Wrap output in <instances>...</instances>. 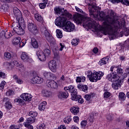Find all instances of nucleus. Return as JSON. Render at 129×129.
Returning a JSON list of instances; mask_svg holds the SVG:
<instances>
[{"mask_svg":"<svg viewBox=\"0 0 129 129\" xmlns=\"http://www.w3.org/2000/svg\"><path fill=\"white\" fill-rule=\"evenodd\" d=\"M88 9L90 17L98 18L99 16L104 21L103 25L101 28H98V25L94 20L88 17L83 18L81 14H77L74 15L73 19L75 22L78 24L83 23L84 26L88 27L89 29H93L96 32H99V30H101L105 35L108 34L112 39H115L117 35V29L124 27V24L120 23L119 21L116 19V16H114L112 10L110 12V15L105 17L104 13L100 12V7L96 6L92 3L89 4Z\"/></svg>","mask_w":129,"mask_h":129,"instance_id":"1","label":"nucleus"},{"mask_svg":"<svg viewBox=\"0 0 129 129\" xmlns=\"http://www.w3.org/2000/svg\"><path fill=\"white\" fill-rule=\"evenodd\" d=\"M54 12L56 15H59V18H57L55 20V24L57 27H62L65 25V23L67 20L72 18V15L67 12V10H64V8H61V7L54 8Z\"/></svg>","mask_w":129,"mask_h":129,"instance_id":"2","label":"nucleus"},{"mask_svg":"<svg viewBox=\"0 0 129 129\" xmlns=\"http://www.w3.org/2000/svg\"><path fill=\"white\" fill-rule=\"evenodd\" d=\"M68 18H67L65 24L63 26L62 29L66 32H73L75 29V25L70 21H68Z\"/></svg>","mask_w":129,"mask_h":129,"instance_id":"3","label":"nucleus"},{"mask_svg":"<svg viewBox=\"0 0 129 129\" xmlns=\"http://www.w3.org/2000/svg\"><path fill=\"white\" fill-rule=\"evenodd\" d=\"M87 76L91 82H96L98 80H100V78L97 77L96 73H93L90 71H88Z\"/></svg>","mask_w":129,"mask_h":129,"instance_id":"4","label":"nucleus"},{"mask_svg":"<svg viewBox=\"0 0 129 129\" xmlns=\"http://www.w3.org/2000/svg\"><path fill=\"white\" fill-rule=\"evenodd\" d=\"M106 79L111 82H114L115 81H117V80H119V77L117 75L115 72H114L109 74L106 76Z\"/></svg>","mask_w":129,"mask_h":129,"instance_id":"5","label":"nucleus"},{"mask_svg":"<svg viewBox=\"0 0 129 129\" xmlns=\"http://www.w3.org/2000/svg\"><path fill=\"white\" fill-rule=\"evenodd\" d=\"M28 29L29 32L33 34V35L38 34V28L36 25L34 24L33 23L28 22Z\"/></svg>","mask_w":129,"mask_h":129,"instance_id":"6","label":"nucleus"},{"mask_svg":"<svg viewBox=\"0 0 129 129\" xmlns=\"http://www.w3.org/2000/svg\"><path fill=\"white\" fill-rule=\"evenodd\" d=\"M46 84L49 88H53V89H57L58 88V84L54 80H47Z\"/></svg>","mask_w":129,"mask_h":129,"instance_id":"7","label":"nucleus"},{"mask_svg":"<svg viewBox=\"0 0 129 129\" xmlns=\"http://www.w3.org/2000/svg\"><path fill=\"white\" fill-rule=\"evenodd\" d=\"M43 82V79L38 76H34L31 79V83L32 84H41Z\"/></svg>","mask_w":129,"mask_h":129,"instance_id":"8","label":"nucleus"},{"mask_svg":"<svg viewBox=\"0 0 129 129\" xmlns=\"http://www.w3.org/2000/svg\"><path fill=\"white\" fill-rule=\"evenodd\" d=\"M64 89L66 91H69L71 93V95H74V93H76L77 90L76 89L75 87L73 85H70L68 87H65Z\"/></svg>","mask_w":129,"mask_h":129,"instance_id":"9","label":"nucleus"},{"mask_svg":"<svg viewBox=\"0 0 129 129\" xmlns=\"http://www.w3.org/2000/svg\"><path fill=\"white\" fill-rule=\"evenodd\" d=\"M21 98H22L25 101H31L33 96L31 94L29 93H23L20 95Z\"/></svg>","mask_w":129,"mask_h":129,"instance_id":"10","label":"nucleus"},{"mask_svg":"<svg viewBox=\"0 0 129 129\" xmlns=\"http://www.w3.org/2000/svg\"><path fill=\"white\" fill-rule=\"evenodd\" d=\"M48 67L51 71H52V72H55L56 68V61L54 60L49 61Z\"/></svg>","mask_w":129,"mask_h":129,"instance_id":"11","label":"nucleus"},{"mask_svg":"<svg viewBox=\"0 0 129 129\" xmlns=\"http://www.w3.org/2000/svg\"><path fill=\"white\" fill-rule=\"evenodd\" d=\"M36 55L38 57L40 61H46V55L44 54V52L41 50H38L36 52Z\"/></svg>","mask_w":129,"mask_h":129,"instance_id":"12","label":"nucleus"},{"mask_svg":"<svg viewBox=\"0 0 129 129\" xmlns=\"http://www.w3.org/2000/svg\"><path fill=\"white\" fill-rule=\"evenodd\" d=\"M14 15L16 19L18 18H22V12L21 11L18 9V8L15 7L13 9Z\"/></svg>","mask_w":129,"mask_h":129,"instance_id":"13","label":"nucleus"},{"mask_svg":"<svg viewBox=\"0 0 129 129\" xmlns=\"http://www.w3.org/2000/svg\"><path fill=\"white\" fill-rule=\"evenodd\" d=\"M68 96H69V94L68 91H60L58 92V98H60V99H62V98H67Z\"/></svg>","mask_w":129,"mask_h":129,"instance_id":"14","label":"nucleus"},{"mask_svg":"<svg viewBox=\"0 0 129 129\" xmlns=\"http://www.w3.org/2000/svg\"><path fill=\"white\" fill-rule=\"evenodd\" d=\"M109 56L103 57L99 61V65H100V66H102V65H105V64H107V63L109 62Z\"/></svg>","mask_w":129,"mask_h":129,"instance_id":"15","label":"nucleus"},{"mask_svg":"<svg viewBox=\"0 0 129 129\" xmlns=\"http://www.w3.org/2000/svg\"><path fill=\"white\" fill-rule=\"evenodd\" d=\"M114 83L112 84V87L113 89H115V90L118 89V87H120V80H118L117 81H115L113 82Z\"/></svg>","mask_w":129,"mask_h":129,"instance_id":"16","label":"nucleus"},{"mask_svg":"<svg viewBox=\"0 0 129 129\" xmlns=\"http://www.w3.org/2000/svg\"><path fill=\"white\" fill-rule=\"evenodd\" d=\"M2 35H3V37L4 36L6 39H9V38L13 36V34H11V32L8 31H2L0 34V36H2Z\"/></svg>","mask_w":129,"mask_h":129,"instance_id":"17","label":"nucleus"},{"mask_svg":"<svg viewBox=\"0 0 129 129\" xmlns=\"http://www.w3.org/2000/svg\"><path fill=\"white\" fill-rule=\"evenodd\" d=\"M110 2L112 3L113 4H115V3H121L123 5H125V6H129V1L127 0H109Z\"/></svg>","mask_w":129,"mask_h":129,"instance_id":"18","label":"nucleus"},{"mask_svg":"<svg viewBox=\"0 0 129 129\" xmlns=\"http://www.w3.org/2000/svg\"><path fill=\"white\" fill-rule=\"evenodd\" d=\"M78 88H79V89L80 90H82V91H84V92H87L88 90V87L85 85H78Z\"/></svg>","mask_w":129,"mask_h":129,"instance_id":"19","label":"nucleus"},{"mask_svg":"<svg viewBox=\"0 0 129 129\" xmlns=\"http://www.w3.org/2000/svg\"><path fill=\"white\" fill-rule=\"evenodd\" d=\"M46 105H47V102L43 101L39 105L38 109L40 110V111L45 110Z\"/></svg>","mask_w":129,"mask_h":129,"instance_id":"20","label":"nucleus"},{"mask_svg":"<svg viewBox=\"0 0 129 129\" xmlns=\"http://www.w3.org/2000/svg\"><path fill=\"white\" fill-rule=\"evenodd\" d=\"M14 32H15L16 34H17L18 35H20V36H22V35H24V34H25V30L22 29L21 26L19 28L16 29Z\"/></svg>","mask_w":129,"mask_h":129,"instance_id":"21","label":"nucleus"},{"mask_svg":"<svg viewBox=\"0 0 129 129\" xmlns=\"http://www.w3.org/2000/svg\"><path fill=\"white\" fill-rule=\"evenodd\" d=\"M42 93L45 97H50L52 95V92L46 90H43Z\"/></svg>","mask_w":129,"mask_h":129,"instance_id":"22","label":"nucleus"},{"mask_svg":"<svg viewBox=\"0 0 129 129\" xmlns=\"http://www.w3.org/2000/svg\"><path fill=\"white\" fill-rule=\"evenodd\" d=\"M81 97V96H80V95H77V92H76V93H74V95H72L71 99L75 101H78Z\"/></svg>","mask_w":129,"mask_h":129,"instance_id":"23","label":"nucleus"},{"mask_svg":"<svg viewBox=\"0 0 129 129\" xmlns=\"http://www.w3.org/2000/svg\"><path fill=\"white\" fill-rule=\"evenodd\" d=\"M21 58L22 60H24V61H29V55L26 52H22L21 55Z\"/></svg>","mask_w":129,"mask_h":129,"instance_id":"24","label":"nucleus"},{"mask_svg":"<svg viewBox=\"0 0 129 129\" xmlns=\"http://www.w3.org/2000/svg\"><path fill=\"white\" fill-rule=\"evenodd\" d=\"M14 102H17L18 104H20V105H26V103H25V101L21 98L15 99Z\"/></svg>","mask_w":129,"mask_h":129,"instance_id":"25","label":"nucleus"},{"mask_svg":"<svg viewBox=\"0 0 129 129\" xmlns=\"http://www.w3.org/2000/svg\"><path fill=\"white\" fill-rule=\"evenodd\" d=\"M31 44H32V47H33V48H34L35 49H37V48L39 47L38 42H37V40L35 38L31 39Z\"/></svg>","mask_w":129,"mask_h":129,"instance_id":"26","label":"nucleus"},{"mask_svg":"<svg viewBox=\"0 0 129 129\" xmlns=\"http://www.w3.org/2000/svg\"><path fill=\"white\" fill-rule=\"evenodd\" d=\"M21 27V25L18 22H14L12 24V27H13V31H16V30L19 29Z\"/></svg>","mask_w":129,"mask_h":129,"instance_id":"27","label":"nucleus"},{"mask_svg":"<svg viewBox=\"0 0 129 129\" xmlns=\"http://www.w3.org/2000/svg\"><path fill=\"white\" fill-rule=\"evenodd\" d=\"M21 27V25L18 22H14L12 24V27H13V31H16V30L19 29Z\"/></svg>","mask_w":129,"mask_h":129,"instance_id":"28","label":"nucleus"},{"mask_svg":"<svg viewBox=\"0 0 129 129\" xmlns=\"http://www.w3.org/2000/svg\"><path fill=\"white\" fill-rule=\"evenodd\" d=\"M51 48L54 54H55V55H57L59 51V47H58V45H54Z\"/></svg>","mask_w":129,"mask_h":129,"instance_id":"29","label":"nucleus"},{"mask_svg":"<svg viewBox=\"0 0 129 129\" xmlns=\"http://www.w3.org/2000/svg\"><path fill=\"white\" fill-rule=\"evenodd\" d=\"M86 79V78L84 76H83V77H77L76 78V82L80 83V82H81V81H82V82H85Z\"/></svg>","mask_w":129,"mask_h":129,"instance_id":"30","label":"nucleus"},{"mask_svg":"<svg viewBox=\"0 0 129 129\" xmlns=\"http://www.w3.org/2000/svg\"><path fill=\"white\" fill-rule=\"evenodd\" d=\"M56 37L58 38V39H61V38L63 37V33H62V31L60 29H57L56 31Z\"/></svg>","mask_w":129,"mask_h":129,"instance_id":"31","label":"nucleus"},{"mask_svg":"<svg viewBox=\"0 0 129 129\" xmlns=\"http://www.w3.org/2000/svg\"><path fill=\"white\" fill-rule=\"evenodd\" d=\"M21 41V37H18L15 38L13 40V43L14 45H18L20 44V42Z\"/></svg>","mask_w":129,"mask_h":129,"instance_id":"32","label":"nucleus"},{"mask_svg":"<svg viewBox=\"0 0 129 129\" xmlns=\"http://www.w3.org/2000/svg\"><path fill=\"white\" fill-rule=\"evenodd\" d=\"M35 19L38 21V22H42L43 21V18L39 14H35L34 15Z\"/></svg>","mask_w":129,"mask_h":129,"instance_id":"33","label":"nucleus"},{"mask_svg":"<svg viewBox=\"0 0 129 129\" xmlns=\"http://www.w3.org/2000/svg\"><path fill=\"white\" fill-rule=\"evenodd\" d=\"M46 40L50 43V44H54L55 43V39H54V37L52 36V35H50V36H48Z\"/></svg>","mask_w":129,"mask_h":129,"instance_id":"34","label":"nucleus"},{"mask_svg":"<svg viewBox=\"0 0 129 129\" xmlns=\"http://www.w3.org/2000/svg\"><path fill=\"white\" fill-rule=\"evenodd\" d=\"M4 65L5 66H6L7 68L9 69V70H12V69L14 68V66H13L10 62H5Z\"/></svg>","mask_w":129,"mask_h":129,"instance_id":"35","label":"nucleus"},{"mask_svg":"<svg viewBox=\"0 0 129 129\" xmlns=\"http://www.w3.org/2000/svg\"><path fill=\"white\" fill-rule=\"evenodd\" d=\"M71 112L72 113H78L79 112V108L73 107L71 109Z\"/></svg>","mask_w":129,"mask_h":129,"instance_id":"36","label":"nucleus"},{"mask_svg":"<svg viewBox=\"0 0 129 129\" xmlns=\"http://www.w3.org/2000/svg\"><path fill=\"white\" fill-rule=\"evenodd\" d=\"M17 21H18V24H21L22 25L25 24V20L23 19V17H18L16 18Z\"/></svg>","mask_w":129,"mask_h":129,"instance_id":"37","label":"nucleus"},{"mask_svg":"<svg viewBox=\"0 0 129 129\" xmlns=\"http://www.w3.org/2000/svg\"><path fill=\"white\" fill-rule=\"evenodd\" d=\"M43 76L45 78H50L52 77V73L49 72H44L43 73Z\"/></svg>","mask_w":129,"mask_h":129,"instance_id":"38","label":"nucleus"},{"mask_svg":"<svg viewBox=\"0 0 129 129\" xmlns=\"http://www.w3.org/2000/svg\"><path fill=\"white\" fill-rule=\"evenodd\" d=\"M93 118H94L93 114H91L90 115V117L88 118V119H89V124L90 125H92L93 124V121H94Z\"/></svg>","mask_w":129,"mask_h":129,"instance_id":"39","label":"nucleus"},{"mask_svg":"<svg viewBox=\"0 0 129 129\" xmlns=\"http://www.w3.org/2000/svg\"><path fill=\"white\" fill-rule=\"evenodd\" d=\"M119 98L121 100H124L125 99V94L122 92L119 93Z\"/></svg>","mask_w":129,"mask_h":129,"instance_id":"40","label":"nucleus"},{"mask_svg":"<svg viewBox=\"0 0 129 129\" xmlns=\"http://www.w3.org/2000/svg\"><path fill=\"white\" fill-rule=\"evenodd\" d=\"M35 119L34 118L29 117L27 119V121L28 124L34 123L35 122Z\"/></svg>","mask_w":129,"mask_h":129,"instance_id":"41","label":"nucleus"},{"mask_svg":"<svg viewBox=\"0 0 129 129\" xmlns=\"http://www.w3.org/2000/svg\"><path fill=\"white\" fill-rule=\"evenodd\" d=\"M5 107L8 109H11L13 107V105H12V103L10 101L6 102L5 104Z\"/></svg>","mask_w":129,"mask_h":129,"instance_id":"42","label":"nucleus"},{"mask_svg":"<svg viewBox=\"0 0 129 129\" xmlns=\"http://www.w3.org/2000/svg\"><path fill=\"white\" fill-rule=\"evenodd\" d=\"M72 119L71 117L67 116L63 119V121L65 123H70Z\"/></svg>","mask_w":129,"mask_h":129,"instance_id":"43","label":"nucleus"},{"mask_svg":"<svg viewBox=\"0 0 129 129\" xmlns=\"http://www.w3.org/2000/svg\"><path fill=\"white\" fill-rule=\"evenodd\" d=\"M96 75H97V78H100V80L101 79V77H102L104 75V73H103L102 72L98 71L97 72H96Z\"/></svg>","mask_w":129,"mask_h":129,"instance_id":"44","label":"nucleus"},{"mask_svg":"<svg viewBox=\"0 0 129 129\" xmlns=\"http://www.w3.org/2000/svg\"><path fill=\"white\" fill-rule=\"evenodd\" d=\"M43 54H44L45 56H49L51 54V50H50L49 48H46L44 49Z\"/></svg>","mask_w":129,"mask_h":129,"instance_id":"45","label":"nucleus"},{"mask_svg":"<svg viewBox=\"0 0 129 129\" xmlns=\"http://www.w3.org/2000/svg\"><path fill=\"white\" fill-rule=\"evenodd\" d=\"M116 71L117 74H118V75H122V74H123V70H122V69L119 67L117 68Z\"/></svg>","mask_w":129,"mask_h":129,"instance_id":"46","label":"nucleus"},{"mask_svg":"<svg viewBox=\"0 0 129 129\" xmlns=\"http://www.w3.org/2000/svg\"><path fill=\"white\" fill-rule=\"evenodd\" d=\"M78 43H79V39H74L72 41V44L74 46H77V45H78Z\"/></svg>","mask_w":129,"mask_h":129,"instance_id":"47","label":"nucleus"},{"mask_svg":"<svg viewBox=\"0 0 129 129\" xmlns=\"http://www.w3.org/2000/svg\"><path fill=\"white\" fill-rule=\"evenodd\" d=\"M24 125L28 129H34L33 125L28 123V122H24Z\"/></svg>","mask_w":129,"mask_h":129,"instance_id":"48","label":"nucleus"},{"mask_svg":"<svg viewBox=\"0 0 129 129\" xmlns=\"http://www.w3.org/2000/svg\"><path fill=\"white\" fill-rule=\"evenodd\" d=\"M26 43H27V40L26 39L22 40L19 42V47L22 48V47H24V46L26 45Z\"/></svg>","mask_w":129,"mask_h":129,"instance_id":"49","label":"nucleus"},{"mask_svg":"<svg viewBox=\"0 0 129 129\" xmlns=\"http://www.w3.org/2000/svg\"><path fill=\"white\" fill-rule=\"evenodd\" d=\"M87 124V121L86 120H83L81 122V125L82 127L85 128V126H86Z\"/></svg>","mask_w":129,"mask_h":129,"instance_id":"50","label":"nucleus"},{"mask_svg":"<svg viewBox=\"0 0 129 129\" xmlns=\"http://www.w3.org/2000/svg\"><path fill=\"white\" fill-rule=\"evenodd\" d=\"M7 83L5 81H3L0 84V90H3L5 88V85Z\"/></svg>","mask_w":129,"mask_h":129,"instance_id":"51","label":"nucleus"},{"mask_svg":"<svg viewBox=\"0 0 129 129\" xmlns=\"http://www.w3.org/2000/svg\"><path fill=\"white\" fill-rule=\"evenodd\" d=\"M15 94L13 90H10L8 92H7L6 94L8 96H12Z\"/></svg>","mask_w":129,"mask_h":129,"instance_id":"52","label":"nucleus"},{"mask_svg":"<svg viewBox=\"0 0 129 129\" xmlns=\"http://www.w3.org/2000/svg\"><path fill=\"white\" fill-rule=\"evenodd\" d=\"M44 35L46 39H48L51 35L47 30H44Z\"/></svg>","mask_w":129,"mask_h":129,"instance_id":"53","label":"nucleus"},{"mask_svg":"<svg viewBox=\"0 0 129 129\" xmlns=\"http://www.w3.org/2000/svg\"><path fill=\"white\" fill-rule=\"evenodd\" d=\"M4 56L8 59H10V58H12V55L10 52H5L4 54Z\"/></svg>","mask_w":129,"mask_h":129,"instance_id":"54","label":"nucleus"},{"mask_svg":"<svg viewBox=\"0 0 129 129\" xmlns=\"http://www.w3.org/2000/svg\"><path fill=\"white\" fill-rule=\"evenodd\" d=\"M110 96V93L109 92H106L104 94V98H108Z\"/></svg>","mask_w":129,"mask_h":129,"instance_id":"55","label":"nucleus"},{"mask_svg":"<svg viewBox=\"0 0 129 129\" xmlns=\"http://www.w3.org/2000/svg\"><path fill=\"white\" fill-rule=\"evenodd\" d=\"M86 100H87L88 101H89L90 99H91V95H86L84 96Z\"/></svg>","mask_w":129,"mask_h":129,"instance_id":"56","label":"nucleus"},{"mask_svg":"<svg viewBox=\"0 0 129 129\" xmlns=\"http://www.w3.org/2000/svg\"><path fill=\"white\" fill-rule=\"evenodd\" d=\"M0 77L3 79L6 78V77H7V76L6 75V73L3 72H0Z\"/></svg>","mask_w":129,"mask_h":129,"instance_id":"57","label":"nucleus"},{"mask_svg":"<svg viewBox=\"0 0 129 129\" xmlns=\"http://www.w3.org/2000/svg\"><path fill=\"white\" fill-rule=\"evenodd\" d=\"M39 7L41 9H44L45 8H46V4L44 3H40L39 4Z\"/></svg>","mask_w":129,"mask_h":129,"instance_id":"58","label":"nucleus"},{"mask_svg":"<svg viewBox=\"0 0 129 129\" xmlns=\"http://www.w3.org/2000/svg\"><path fill=\"white\" fill-rule=\"evenodd\" d=\"M107 119H108L109 121H110V120H112V116H111L110 114H108L107 115Z\"/></svg>","mask_w":129,"mask_h":129,"instance_id":"59","label":"nucleus"},{"mask_svg":"<svg viewBox=\"0 0 129 129\" xmlns=\"http://www.w3.org/2000/svg\"><path fill=\"white\" fill-rule=\"evenodd\" d=\"M29 116H31V118H34V117H36V116H37V115H38V114L37 113H29Z\"/></svg>","mask_w":129,"mask_h":129,"instance_id":"60","label":"nucleus"},{"mask_svg":"<svg viewBox=\"0 0 129 129\" xmlns=\"http://www.w3.org/2000/svg\"><path fill=\"white\" fill-rule=\"evenodd\" d=\"M124 34L125 36H128V35H129V29H128L126 28V29H125V31H124Z\"/></svg>","mask_w":129,"mask_h":129,"instance_id":"61","label":"nucleus"},{"mask_svg":"<svg viewBox=\"0 0 129 129\" xmlns=\"http://www.w3.org/2000/svg\"><path fill=\"white\" fill-rule=\"evenodd\" d=\"M75 8L77 12H78V13H81V14H83V11H82V9H80L79 8L77 7H75Z\"/></svg>","mask_w":129,"mask_h":129,"instance_id":"62","label":"nucleus"},{"mask_svg":"<svg viewBox=\"0 0 129 129\" xmlns=\"http://www.w3.org/2000/svg\"><path fill=\"white\" fill-rule=\"evenodd\" d=\"M45 128V124H41L39 127H37V129H44Z\"/></svg>","mask_w":129,"mask_h":129,"instance_id":"63","label":"nucleus"},{"mask_svg":"<svg viewBox=\"0 0 129 129\" xmlns=\"http://www.w3.org/2000/svg\"><path fill=\"white\" fill-rule=\"evenodd\" d=\"M2 3H13V0H1Z\"/></svg>","mask_w":129,"mask_h":129,"instance_id":"64","label":"nucleus"}]
</instances>
